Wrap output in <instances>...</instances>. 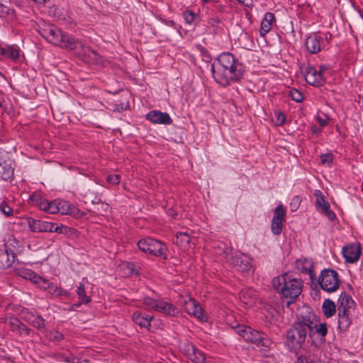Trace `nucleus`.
Returning a JSON list of instances; mask_svg holds the SVG:
<instances>
[{"label": "nucleus", "mask_w": 363, "mask_h": 363, "mask_svg": "<svg viewBox=\"0 0 363 363\" xmlns=\"http://www.w3.org/2000/svg\"><path fill=\"white\" fill-rule=\"evenodd\" d=\"M33 202L40 209L51 214L59 213L58 199L48 201L45 199L40 196H33L32 197Z\"/></svg>", "instance_id": "15"}, {"label": "nucleus", "mask_w": 363, "mask_h": 363, "mask_svg": "<svg viewBox=\"0 0 363 363\" xmlns=\"http://www.w3.org/2000/svg\"><path fill=\"white\" fill-rule=\"evenodd\" d=\"M318 283L322 290L327 293H333L339 289L340 281L336 271L325 269L319 275Z\"/></svg>", "instance_id": "8"}, {"label": "nucleus", "mask_w": 363, "mask_h": 363, "mask_svg": "<svg viewBox=\"0 0 363 363\" xmlns=\"http://www.w3.org/2000/svg\"><path fill=\"white\" fill-rule=\"evenodd\" d=\"M311 132L313 135H318L322 132V128L317 125H313L311 128Z\"/></svg>", "instance_id": "52"}, {"label": "nucleus", "mask_w": 363, "mask_h": 363, "mask_svg": "<svg viewBox=\"0 0 363 363\" xmlns=\"http://www.w3.org/2000/svg\"><path fill=\"white\" fill-rule=\"evenodd\" d=\"M315 206L318 212L324 214L330 221H333L336 218L335 213L330 210V203L325 199V198L316 200L315 202Z\"/></svg>", "instance_id": "21"}, {"label": "nucleus", "mask_w": 363, "mask_h": 363, "mask_svg": "<svg viewBox=\"0 0 363 363\" xmlns=\"http://www.w3.org/2000/svg\"><path fill=\"white\" fill-rule=\"evenodd\" d=\"M275 21V16L274 13L267 12L261 23L260 35L264 36L272 28V23Z\"/></svg>", "instance_id": "26"}, {"label": "nucleus", "mask_w": 363, "mask_h": 363, "mask_svg": "<svg viewBox=\"0 0 363 363\" xmlns=\"http://www.w3.org/2000/svg\"><path fill=\"white\" fill-rule=\"evenodd\" d=\"M21 318L32 326L43 329L45 328V320L41 315L35 313L34 311L24 310L21 313Z\"/></svg>", "instance_id": "17"}, {"label": "nucleus", "mask_w": 363, "mask_h": 363, "mask_svg": "<svg viewBox=\"0 0 363 363\" xmlns=\"http://www.w3.org/2000/svg\"><path fill=\"white\" fill-rule=\"evenodd\" d=\"M181 350L194 363H202L206 359L205 354L190 342H184L181 345Z\"/></svg>", "instance_id": "10"}, {"label": "nucleus", "mask_w": 363, "mask_h": 363, "mask_svg": "<svg viewBox=\"0 0 363 363\" xmlns=\"http://www.w3.org/2000/svg\"><path fill=\"white\" fill-rule=\"evenodd\" d=\"M314 196L316 197V200L324 199V196L320 190L316 189L314 191Z\"/></svg>", "instance_id": "53"}, {"label": "nucleus", "mask_w": 363, "mask_h": 363, "mask_svg": "<svg viewBox=\"0 0 363 363\" xmlns=\"http://www.w3.org/2000/svg\"><path fill=\"white\" fill-rule=\"evenodd\" d=\"M214 79L225 86L240 81L244 76V65L230 52H223L217 58V63L212 67Z\"/></svg>", "instance_id": "1"}, {"label": "nucleus", "mask_w": 363, "mask_h": 363, "mask_svg": "<svg viewBox=\"0 0 363 363\" xmlns=\"http://www.w3.org/2000/svg\"><path fill=\"white\" fill-rule=\"evenodd\" d=\"M146 119L154 124L170 125L172 119L167 113L160 111H150L146 114Z\"/></svg>", "instance_id": "16"}, {"label": "nucleus", "mask_w": 363, "mask_h": 363, "mask_svg": "<svg viewBox=\"0 0 363 363\" xmlns=\"http://www.w3.org/2000/svg\"><path fill=\"white\" fill-rule=\"evenodd\" d=\"M77 294L79 300H82V303L88 304L91 301V297L86 294L84 285L82 283H79L76 290Z\"/></svg>", "instance_id": "35"}, {"label": "nucleus", "mask_w": 363, "mask_h": 363, "mask_svg": "<svg viewBox=\"0 0 363 363\" xmlns=\"http://www.w3.org/2000/svg\"><path fill=\"white\" fill-rule=\"evenodd\" d=\"M342 253L347 263H356L362 253L360 244L358 242L347 244L342 247Z\"/></svg>", "instance_id": "11"}, {"label": "nucleus", "mask_w": 363, "mask_h": 363, "mask_svg": "<svg viewBox=\"0 0 363 363\" xmlns=\"http://www.w3.org/2000/svg\"><path fill=\"white\" fill-rule=\"evenodd\" d=\"M69 292H68L67 291H65L63 289L62 291V296H69Z\"/></svg>", "instance_id": "60"}, {"label": "nucleus", "mask_w": 363, "mask_h": 363, "mask_svg": "<svg viewBox=\"0 0 363 363\" xmlns=\"http://www.w3.org/2000/svg\"><path fill=\"white\" fill-rule=\"evenodd\" d=\"M57 360L59 361H63V362H69V359L67 357H65L64 356L62 355H59L57 357Z\"/></svg>", "instance_id": "59"}, {"label": "nucleus", "mask_w": 363, "mask_h": 363, "mask_svg": "<svg viewBox=\"0 0 363 363\" xmlns=\"http://www.w3.org/2000/svg\"><path fill=\"white\" fill-rule=\"evenodd\" d=\"M301 203V199L298 196H295L292 198L291 201L289 204V207L291 211H296L300 206Z\"/></svg>", "instance_id": "46"}, {"label": "nucleus", "mask_w": 363, "mask_h": 363, "mask_svg": "<svg viewBox=\"0 0 363 363\" xmlns=\"http://www.w3.org/2000/svg\"><path fill=\"white\" fill-rule=\"evenodd\" d=\"M100 202H101V199H98V198H96L94 201H92L93 203H99Z\"/></svg>", "instance_id": "62"}, {"label": "nucleus", "mask_w": 363, "mask_h": 363, "mask_svg": "<svg viewBox=\"0 0 363 363\" xmlns=\"http://www.w3.org/2000/svg\"><path fill=\"white\" fill-rule=\"evenodd\" d=\"M80 301L77 303H74L70 306L69 311H74L77 308H79L82 304H84L82 303V300H79Z\"/></svg>", "instance_id": "56"}, {"label": "nucleus", "mask_w": 363, "mask_h": 363, "mask_svg": "<svg viewBox=\"0 0 363 363\" xmlns=\"http://www.w3.org/2000/svg\"><path fill=\"white\" fill-rule=\"evenodd\" d=\"M338 328L342 331H346L352 323L351 313L338 312Z\"/></svg>", "instance_id": "28"}, {"label": "nucleus", "mask_w": 363, "mask_h": 363, "mask_svg": "<svg viewBox=\"0 0 363 363\" xmlns=\"http://www.w3.org/2000/svg\"><path fill=\"white\" fill-rule=\"evenodd\" d=\"M286 121L285 115L283 113H279L277 115L276 123L277 125H282Z\"/></svg>", "instance_id": "51"}, {"label": "nucleus", "mask_w": 363, "mask_h": 363, "mask_svg": "<svg viewBox=\"0 0 363 363\" xmlns=\"http://www.w3.org/2000/svg\"><path fill=\"white\" fill-rule=\"evenodd\" d=\"M337 306L335 302L329 298L325 299L322 305V310L324 315L329 318L333 317L337 310Z\"/></svg>", "instance_id": "30"}, {"label": "nucleus", "mask_w": 363, "mask_h": 363, "mask_svg": "<svg viewBox=\"0 0 363 363\" xmlns=\"http://www.w3.org/2000/svg\"><path fill=\"white\" fill-rule=\"evenodd\" d=\"M59 213L62 215H76L78 212L77 208L70 202L58 199Z\"/></svg>", "instance_id": "25"}, {"label": "nucleus", "mask_w": 363, "mask_h": 363, "mask_svg": "<svg viewBox=\"0 0 363 363\" xmlns=\"http://www.w3.org/2000/svg\"><path fill=\"white\" fill-rule=\"evenodd\" d=\"M38 31L47 42L52 45H60V43L71 45L77 43L72 37L62 33L60 28L54 25L49 24L40 26Z\"/></svg>", "instance_id": "4"}, {"label": "nucleus", "mask_w": 363, "mask_h": 363, "mask_svg": "<svg viewBox=\"0 0 363 363\" xmlns=\"http://www.w3.org/2000/svg\"><path fill=\"white\" fill-rule=\"evenodd\" d=\"M315 119L318 123L319 126L323 128L328 125V123L330 121V117L325 114H322V115L318 114L315 116Z\"/></svg>", "instance_id": "43"}, {"label": "nucleus", "mask_w": 363, "mask_h": 363, "mask_svg": "<svg viewBox=\"0 0 363 363\" xmlns=\"http://www.w3.org/2000/svg\"><path fill=\"white\" fill-rule=\"evenodd\" d=\"M120 176L118 174H111L107 177L106 181L108 183L116 185L120 182Z\"/></svg>", "instance_id": "50"}, {"label": "nucleus", "mask_w": 363, "mask_h": 363, "mask_svg": "<svg viewBox=\"0 0 363 363\" xmlns=\"http://www.w3.org/2000/svg\"><path fill=\"white\" fill-rule=\"evenodd\" d=\"M16 255L11 250L5 247L4 250H0V267L1 268H9L10 267L15 261Z\"/></svg>", "instance_id": "23"}, {"label": "nucleus", "mask_w": 363, "mask_h": 363, "mask_svg": "<svg viewBox=\"0 0 363 363\" xmlns=\"http://www.w3.org/2000/svg\"><path fill=\"white\" fill-rule=\"evenodd\" d=\"M14 11L8 6L0 3V17H12L13 16Z\"/></svg>", "instance_id": "41"}, {"label": "nucleus", "mask_w": 363, "mask_h": 363, "mask_svg": "<svg viewBox=\"0 0 363 363\" xmlns=\"http://www.w3.org/2000/svg\"><path fill=\"white\" fill-rule=\"evenodd\" d=\"M328 69L327 66L326 65H320V67H319V70H318V72H319L322 75L323 74V72Z\"/></svg>", "instance_id": "58"}, {"label": "nucleus", "mask_w": 363, "mask_h": 363, "mask_svg": "<svg viewBox=\"0 0 363 363\" xmlns=\"http://www.w3.org/2000/svg\"><path fill=\"white\" fill-rule=\"evenodd\" d=\"M52 286L50 288H48L45 291L49 290V293L53 296H55V287H57V286H55L53 283L50 282Z\"/></svg>", "instance_id": "55"}, {"label": "nucleus", "mask_w": 363, "mask_h": 363, "mask_svg": "<svg viewBox=\"0 0 363 363\" xmlns=\"http://www.w3.org/2000/svg\"><path fill=\"white\" fill-rule=\"evenodd\" d=\"M174 242L178 246L185 249L187 247V246L190 242V236L187 233L178 232L175 235V238L174 240Z\"/></svg>", "instance_id": "32"}, {"label": "nucleus", "mask_w": 363, "mask_h": 363, "mask_svg": "<svg viewBox=\"0 0 363 363\" xmlns=\"http://www.w3.org/2000/svg\"><path fill=\"white\" fill-rule=\"evenodd\" d=\"M77 363H90V362L87 359H82L79 361Z\"/></svg>", "instance_id": "61"}, {"label": "nucleus", "mask_w": 363, "mask_h": 363, "mask_svg": "<svg viewBox=\"0 0 363 363\" xmlns=\"http://www.w3.org/2000/svg\"><path fill=\"white\" fill-rule=\"evenodd\" d=\"M170 215H171L172 216H174L176 215V213L174 212V211H173V210H172V211H171V213H170Z\"/></svg>", "instance_id": "64"}, {"label": "nucleus", "mask_w": 363, "mask_h": 363, "mask_svg": "<svg viewBox=\"0 0 363 363\" xmlns=\"http://www.w3.org/2000/svg\"><path fill=\"white\" fill-rule=\"evenodd\" d=\"M14 164L10 160L3 165H0V177L4 181H11L13 177Z\"/></svg>", "instance_id": "24"}, {"label": "nucleus", "mask_w": 363, "mask_h": 363, "mask_svg": "<svg viewBox=\"0 0 363 363\" xmlns=\"http://www.w3.org/2000/svg\"><path fill=\"white\" fill-rule=\"evenodd\" d=\"M119 270L125 277H130L136 272L134 264L130 262H123L119 266Z\"/></svg>", "instance_id": "33"}, {"label": "nucleus", "mask_w": 363, "mask_h": 363, "mask_svg": "<svg viewBox=\"0 0 363 363\" xmlns=\"http://www.w3.org/2000/svg\"><path fill=\"white\" fill-rule=\"evenodd\" d=\"M255 292L250 289H245L240 292V298L247 306H252L255 303Z\"/></svg>", "instance_id": "27"}, {"label": "nucleus", "mask_w": 363, "mask_h": 363, "mask_svg": "<svg viewBox=\"0 0 363 363\" xmlns=\"http://www.w3.org/2000/svg\"><path fill=\"white\" fill-rule=\"evenodd\" d=\"M289 96L291 99L298 103H300L303 99V94L297 89H293L289 92Z\"/></svg>", "instance_id": "45"}, {"label": "nucleus", "mask_w": 363, "mask_h": 363, "mask_svg": "<svg viewBox=\"0 0 363 363\" xmlns=\"http://www.w3.org/2000/svg\"><path fill=\"white\" fill-rule=\"evenodd\" d=\"M272 220H286V211L281 203L275 208Z\"/></svg>", "instance_id": "37"}, {"label": "nucleus", "mask_w": 363, "mask_h": 363, "mask_svg": "<svg viewBox=\"0 0 363 363\" xmlns=\"http://www.w3.org/2000/svg\"><path fill=\"white\" fill-rule=\"evenodd\" d=\"M272 285L281 298L286 299L289 305L294 302L301 295L303 281L288 273H284L273 279Z\"/></svg>", "instance_id": "3"}, {"label": "nucleus", "mask_w": 363, "mask_h": 363, "mask_svg": "<svg viewBox=\"0 0 363 363\" xmlns=\"http://www.w3.org/2000/svg\"><path fill=\"white\" fill-rule=\"evenodd\" d=\"M0 55L16 60L19 57L20 50L18 47H0Z\"/></svg>", "instance_id": "29"}, {"label": "nucleus", "mask_w": 363, "mask_h": 363, "mask_svg": "<svg viewBox=\"0 0 363 363\" xmlns=\"http://www.w3.org/2000/svg\"><path fill=\"white\" fill-rule=\"evenodd\" d=\"M294 363H320L318 360H315L311 357L300 356L297 358Z\"/></svg>", "instance_id": "47"}, {"label": "nucleus", "mask_w": 363, "mask_h": 363, "mask_svg": "<svg viewBox=\"0 0 363 363\" xmlns=\"http://www.w3.org/2000/svg\"><path fill=\"white\" fill-rule=\"evenodd\" d=\"M303 75L306 81L313 86H321L325 84L326 81L323 75L311 65L306 67Z\"/></svg>", "instance_id": "14"}, {"label": "nucleus", "mask_w": 363, "mask_h": 363, "mask_svg": "<svg viewBox=\"0 0 363 363\" xmlns=\"http://www.w3.org/2000/svg\"><path fill=\"white\" fill-rule=\"evenodd\" d=\"M184 308L185 311L196 318L201 322L207 321V316L205 315L201 306L191 298H188L184 301Z\"/></svg>", "instance_id": "12"}, {"label": "nucleus", "mask_w": 363, "mask_h": 363, "mask_svg": "<svg viewBox=\"0 0 363 363\" xmlns=\"http://www.w3.org/2000/svg\"><path fill=\"white\" fill-rule=\"evenodd\" d=\"M138 248L149 255L167 259V248L164 242L152 238H142L138 242Z\"/></svg>", "instance_id": "5"}, {"label": "nucleus", "mask_w": 363, "mask_h": 363, "mask_svg": "<svg viewBox=\"0 0 363 363\" xmlns=\"http://www.w3.org/2000/svg\"><path fill=\"white\" fill-rule=\"evenodd\" d=\"M314 328L315 332L322 337H325L328 333V327L326 323H320L319 325L316 324L314 322Z\"/></svg>", "instance_id": "42"}, {"label": "nucleus", "mask_w": 363, "mask_h": 363, "mask_svg": "<svg viewBox=\"0 0 363 363\" xmlns=\"http://www.w3.org/2000/svg\"><path fill=\"white\" fill-rule=\"evenodd\" d=\"M10 160L11 159L10 158L9 153L6 151L0 149V165H3Z\"/></svg>", "instance_id": "49"}, {"label": "nucleus", "mask_w": 363, "mask_h": 363, "mask_svg": "<svg viewBox=\"0 0 363 363\" xmlns=\"http://www.w3.org/2000/svg\"><path fill=\"white\" fill-rule=\"evenodd\" d=\"M133 321L141 328L150 330L151 326V320L153 319V315L143 313L140 311H135L132 315Z\"/></svg>", "instance_id": "22"}, {"label": "nucleus", "mask_w": 363, "mask_h": 363, "mask_svg": "<svg viewBox=\"0 0 363 363\" xmlns=\"http://www.w3.org/2000/svg\"><path fill=\"white\" fill-rule=\"evenodd\" d=\"M320 158L322 164L328 167H331L333 165L334 155L331 152L321 154Z\"/></svg>", "instance_id": "39"}, {"label": "nucleus", "mask_w": 363, "mask_h": 363, "mask_svg": "<svg viewBox=\"0 0 363 363\" xmlns=\"http://www.w3.org/2000/svg\"><path fill=\"white\" fill-rule=\"evenodd\" d=\"M63 289L60 287H55V296L57 297L62 296Z\"/></svg>", "instance_id": "57"}, {"label": "nucleus", "mask_w": 363, "mask_h": 363, "mask_svg": "<svg viewBox=\"0 0 363 363\" xmlns=\"http://www.w3.org/2000/svg\"><path fill=\"white\" fill-rule=\"evenodd\" d=\"M9 323L12 331L17 332L21 334L23 332L26 334H29L30 329L26 325L21 323L18 319L11 318Z\"/></svg>", "instance_id": "31"}, {"label": "nucleus", "mask_w": 363, "mask_h": 363, "mask_svg": "<svg viewBox=\"0 0 363 363\" xmlns=\"http://www.w3.org/2000/svg\"><path fill=\"white\" fill-rule=\"evenodd\" d=\"M285 220H272L271 230L274 235H279L281 233Z\"/></svg>", "instance_id": "38"}, {"label": "nucleus", "mask_w": 363, "mask_h": 363, "mask_svg": "<svg viewBox=\"0 0 363 363\" xmlns=\"http://www.w3.org/2000/svg\"><path fill=\"white\" fill-rule=\"evenodd\" d=\"M50 228L51 230H49V232H55L60 234H67L69 229L68 227L63 225L56 226V224L53 223H52V226H50Z\"/></svg>", "instance_id": "44"}, {"label": "nucleus", "mask_w": 363, "mask_h": 363, "mask_svg": "<svg viewBox=\"0 0 363 363\" xmlns=\"http://www.w3.org/2000/svg\"><path fill=\"white\" fill-rule=\"evenodd\" d=\"M230 248H225L223 254L230 263L238 271L245 272L249 271L252 267V259L245 254L240 252L233 253Z\"/></svg>", "instance_id": "9"}, {"label": "nucleus", "mask_w": 363, "mask_h": 363, "mask_svg": "<svg viewBox=\"0 0 363 363\" xmlns=\"http://www.w3.org/2000/svg\"><path fill=\"white\" fill-rule=\"evenodd\" d=\"M355 306V302L346 292H342L337 299V312L351 313V310Z\"/></svg>", "instance_id": "18"}, {"label": "nucleus", "mask_w": 363, "mask_h": 363, "mask_svg": "<svg viewBox=\"0 0 363 363\" xmlns=\"http://www.w3.org/2000/svg\"><path fill=\"white\" fill-rule=\"evenodd\" d=\"M310 53H317L321 50V47H307Z\"/></svg>", "instance_id": "54"}, {"label": "nucleus", "mask_w": 363, "mask_h": 363, "mask_svg": "<svg viewBox=\"0 0 363 363\" xmlns=\"http://www.w3.org/2000/svg\"><path fill=\"white\" fill-rule=\"evenodd\" d=\"M19 275L25 279L31 281L43 290H46L52 286L50 281L29 269L21 270L19 272Z\"/></svg>", "instance_id": "13"}, {"label": "nucleus", "mask_w": 363, "mask_h": 363, "mask_svg": "<svg viewBox=\"0 0 363 363\" xmlns=\"http://www.w3.org/2000/svg\"><path fill=\"white\" fill-rule=\"evenodd\" d=\"M297 269L305 274H308L311 280L315 278V274L313 269V262L311 259L300 258L296 260Z\"/></svg>", "instance_id": "19"}, {"label": "nucleus", "mask_w": 363, "mask_h": 363, "mask_svg": "<svg viewBox=\"0 0 363 363\" xmlns=\"http://www.w3.org/2000/svg\"><path fill=\"white\" fill-rule=\"evenodd\" d=\"M27 222L28 228L32 232L43 233L49 232V230H51L50 228V226H52L51 222L37 220L33 218H28L27 219Z\"/></svg>", "instance_id": "20"}, {"label": "nucleus", "mask_w": 363, "mask_h": 363, "mask_svg": "<svg viewBox=\"0 0 363 363\" xmlns=\"http://www.w3.org/2000/svg\"><path fill=\"white\" fill-rule=\"evenodd\" d=\"M0 211L7 217L13 214V209L5 203L0 204Z\"/></svg>", "instance_id": "48"}, {"label": "nucleus", "mask_w": 363, "mask_h": 363, "mask_svg": "<svg viewBox=\"0 0 363 363\" xmlns=\"http://www.w3.org/2000/svg\"><path fill=\"white\" fill-rule=\"evenodd\" d=\"M183 17L186 23L191 26L196 23V20L199 18V15L191 10H186L183 13Z\"/></svg>", "instance_id": "36"}, {"label": "nucleus", "mask_w": 363, "mask_h": 363, "mask_svg": "<svg viewBox=\"0 0 363 363\" xmlns=\"http://www.w3.org/2000/svg\"><path fill=\"white\" fill-rule=\"evenodd\" d=\"M236 331L238 334L242 337L246 341L254 343L257 346L268 347L272 343L271 340L265 333L256 330L250 327L245 325L238 326Z\"/></svg>", "instance_id": "6"}, {"label": "nucleus", "mask_w": 363, "mask_h": 363, "mask_svg": "<svg viewBox=\"0 0 363 363\" xmlns=\"http://www.w3.org/2000/svg\"><path fill=\"white\" fill-rule=\"evenodd\" d=\"M33 1L36 3H38V4L45 3L46 1V0H33Z\"/></svg>", "instance_id": "63"}, {"label": "nucleus", "mask_w": 363, "mask_h": 363, "mask_svg": "<svg viewBox=\"0 0 363 363\" xmlns=\"http://www.w3.org/2000/svg\"><path fill=\"white\" fill-rule=\"evenodd\" d=\"M328 35L331 37V35L329 33H324V34H314L313 36H310L306 41V45L309 43H312L313 45H316L315 41L317 42V44L320 45V44H324V42H323V40H328Z\"/></svg>", "instance_id": "34"}, {"label": "nucleus", "mask_w": 363, "mask_h": 363, "mask_svg": "<svg viewBox=\"0 0 363 363\" xmlns=\"http://www.w3.org/2000/svg\"><path fill=\"white\" fill-rule=\"evenodd\" d=\"M314 315L309 313L306 316L298 317L286 334L285 346L291 352L297 353L303 346L308 333L313 332Z\"/></svg>", "instance_id": "2"}, {"label": "nucleus", "mask_w": 363, "mask_h": 363, "mask_svg": "<svg viewBox=\"0 0 363 363\" xmlns=\"http://www.w3.org/2000/svg\"><path fill=\"white\" fill-rule=\"evenodd\" d=\"M143 303L157 312L161 313L167 316H177L179 314L180 310L174 304L163 299H158L146 296L143 299Z\"/></svg>", "instance_id": "7"}, {"label": "nucleus", "mask_w": 363, "mask_h": 363, "mask_svg": "<svg viewBox=\"0 0 363 363\" xmlns=\"http://www.w3.org/2000/svg\"><path fill=\"white\" fill-rule=\"evenodd\" d=\"M47 337L52 342L57 343L64 338V335L57 330H50L47 334Z\"/></svg>", "instance_id": "40"}]
</instances>
